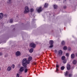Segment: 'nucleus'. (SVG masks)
<instances>
[{
  "instance_id": "30",
  "label": "nucleus",
  "mask_w": 77,
  "mask_h": 77,
  "mask_svg": "<svg viewBox=\"0 0 77 77\" xmlns=\"http://www.w3.org/2000/svg\"><path fill=\"white\" fill-rule=\"evenodd\" d=\"M8 56V54H6L5 55V57H7Z\"/></svg>"
},
{
  "instance_id": "34",
  "label": "nucleus",
  "mask_w": 77,
  "mask_h": 77,
  "mask_svg": "<svg viewBox=\"0 0 77 77\" xmlns=\"http://www.w3.org/2000/svg\"><path fill=\"white\" fill-rule=\"evenodd\" d=\"M72 74H70L69 75V77H71V76H72Z\"/></svg>"
},
{
  "instance_id": "10",
  "label": "nucleus",
  "mask_w": 77,
  "mask_h": 77,
  "mask_svg": "<svg viewBox=\"0 0 77 77\" xmlns=\"http://www.w3.org/2000/svg\"><path fill=\"white\" fill-rule=\"evenodd\" d=\"M31 46L32 47V48H35V47H36V45L35 44L32 43L31 44Z\"/></svg>"
},
{
  "instance_id": "4",
  "label": "nucleus",
  "mask_w": 77,
  "mask_h": 77,
  "mask_svg": "<svg viewBox=\"0 0 77 77\" xmlns=\"http://www.w3.org/2000/svg\"><path fill=\"white\" fill-rule=\"evenodd\" d=\"M53 40H50L49 41V44L50 46H49L50 48H52L53 47Z\"/></svg>"
},
{
  "instance_id": "25",
  "label": "nucleus",
  "mask_w": 77,
  "mask_h": 77,
  "mask_svg": "<svg viewBox=\"0 0 77 77\" xmlns=\"http://www.w3.org/2000/svg\"><path fill=\"white\" fill-rule=\"evenodd\" d=\"M30 11L31 12H32L34 11V9L33 8H31L30 10Z\"/></svg>"
},
{
  "instance_id": "22",
  "label": "nucleus",
  "mask_w": 77,
  "mask_h": 77,
  "mask_svg": "<svg viewBox=\"0 0 77 77\" xmlns=\"http://www.w3.org/2000/svg\"><path fill=\"white\" fill-rule=\"evenodd\" d=\"M63 49L64 50H67V47L66 46H64L63 48Z\"/></svg>"
},
{
  "instance_id": "18",
  "label": "nucleus",
  "mask_w": 77,
  "mask_h": 77,
  "mask_svg": "<svg viewBox=\"0 0 77 77\" xmlns=\"http://www.w3.org/2000/svg\"><path fill=\"white\" fill-rule=\"evenodd\" d=\"M48 6V4L47 3H45L44 6L45 8H47Z\"/></svg>"
},
{
  "instance_id": "21",
  "label": "nucleus",
  "mask_w": 77,
  "mask_h": 77,
  "mask_svg": "<svg viewBox=\"0 0 77 77\" xmlns=\"http://www.w3.org/2000/svg\"><path fill=\"white\" fill-rule=\"evenodd\" d=\"M9 21L10 23H13V20L12 19H10Z\"/></svg>"
},
{
  "instance_id": "27",
  "label": "nucleus",
  "mask_w": 77,
  "mask_h": 77,
  "mask_svg": "<svg viewBox=\"0 0 77 77\" xmlns=\"http://www.w3.org/2000/svg\"><path fill=\"white\" fill-rule=\"evenodd\" d=\"M65 56H63V57H62L61 59L62 60H64V59H65Z\"/></svg>"
},
{
  "instance_id": "28",
  "label": "nucleus",
  "mask_w": 77,
  "mask_h": 77,
  "mask_svg": "<svg viewBox=\"0 0 77 77\" xmlns=\"http://www.w3.org/2000/svg\"><path fill=\"white\" fill-rule=\"evenodd\" d=\"M20 77V74L19 73H17L16 75V77Z\"/></svg>"
},
{
  "instance_id": "19",
  "label": "nucleus",
  "mask_w": 77,
  "mask_h": 77,
  "mask_svg": "<svg viewBox=\"0 0 77 77\" xmlns=\"http://www.w3.org/2000/svg\"><path fill=\"white\" fill-rule=\"evenodd\" d=\"M68 72L67 71H66V72L65 73V76H68Z\"/></svg>"
},
{
  "instance_id": "20",
  "label": "nucleus",
  "mask_w": 77,
  "mask_h": 77,
  "mask_svg": "<svg viewBox=\"0 0 77 77\" xmlns=\"http://www.w3.org/2000/svg\"><path fill=\"white\" fill-rule=\"evenodd\" d=\"M54 9H57V6L56 5H54Z\"/></svg>"
},
{
  "instance_id": "26",
  "label": "nucleus",
  "mask_w": 77,
  "mask_h": 77,
  "mask_svg": "<svg viewBox=\"0 0 77 77\" xmlns=\"http://www.w3.org/2000/svg\"><path fill=\"white\" fill-rule=\"evenodd\" d=\"M61 44L62 45H65V42L64 41H63L61 42Z\"/></svg>"
},
{
  "instance_id": "35",
  "label": "nucleus",
  "mask_w": 77,
  "mask_h": 77,
  "mask_svg": "<svg viewBox=\"0 0 77 77\" xmlns=\"http://www.w3.org/2000/svg\"><path fill=\"white\" fill-rule=\"evenodd\" d=\"M59 65L57 64L56 65V67H57V68H59Z\"/></svg>"
},
{
  "instance_id": "2",
  "label": "nucleus",
  "mask_w": 77,
  "mask_h": 77,
  "mask_svg": "<svg viewBox=\"0 0 77 77\" xmlns=\"http://www.w3.org/2000/svg\"><path fill=\"white\" fill-rule=\"evenodd\" d=\"M29 12H30L29 8L27 6L25 7V10L24 12V14H27L28 13H29Z\"/></svg>"
},
{
  "instance_id": "41",
  "label": "nucleus",
  "mask_w": 77,
  "mask_h": 77,
  "mask_svg": "<svg viewBox=\"0 0 77 77\" xmlns=\"http://www.w3.org/2000/svg\"><path fill=\"white\" fill-rule=\"evenodd\" d=\"M64 1H65V2H66V0H64Z\"/></svg>"
},
{
  "instance_id": "15",
  "label": "nucleus",
  "mask_w": 77,
  "mask_h": 77,
  "mask_svg": "<svg viewBox=\"0 0 77 77\" xmlns=\"http://www.w3.org/2000/svg\"><path fill=\"white\" fill-rule=\"evenodd\" d=\"M72 63L73 64H74V65H75V64L77 63V61L75 60H74L73 61Z\"/></svg>"
},
{
  "instance_id": "38",
  "label": "nucleus",
  "mask_w": 77,
  "mask_h": 77,
  "mask_svg": "<svg viewBox=\"0 0 77 77\" xmlns=\"http://www.w3.org/2000/svg\"><path fill=\"white\" fill-rule=\"evenodd\" d=\"M56 71H59V69H58L57 68Z\"/></svg>"
},
{
  "instance_id": "9",
  "label": "nucleus",
  "mask_w": 77,
  "mask_h": 77,
  "mask_svg": "<svg viewBox=\"0 0 77 77\" xmlns=\"http://www.w3.org/2000/svg\"><path fill=\"white\" fill-rule=\"evenodd\" d=\"M67 70H69L70 69H71V67H70V65H69V64H67Z\"/></svg>"
},
{
  "instance_id": "8",
  "label": "nucleus",
  "mask_w": 77,
  "mask_h": 77,
  "mask_svg": "<svg viewBox=\"0 0 77 77\" xmlns=\"http://www.w3.org/2000/svg\"><path fill=\"white\" fill-rule=\"evenodd\" d=\"M21 53L19 51H17L16 53V56H19L20 55Z\"/></svg>"
},
{
  "instance_id": "40",
  "label": "nucleus",
  "mask_w": 77,
  "mask_h": 77,
  "mask_svg": "<svg viewBox=\"0 0 77 77\" xmlns=\"http://www.w3.org/2000/svg\"><path fill=\"white\" fill-rule=\"evenodd\" d=\"M34 65H36V63H34Z\"/></svg>"
},
{
  "instance_id": "39",
  "label": "nucleus",
  "mask_w": 77,
  "mask_h": 77,
  "mask_svg": "<svg viewBox=\"0 0 77 77\" xmlns=\"http://www.w3.org/2000/svg\"><path fill=\"white\" fill-rule=\"evenodd\" d=\"M76 56H77V53L76 54Z\"/></svg>"
},
{
  "instance_id": "29",
  "label": "nucleus",
  "mask_w": 77,
  "mask_h": 77,
  "mask_svg": "<svg viewBox=\"0 0 77 77\" xmlns=\"http://www.w3.org/2000/svg\"><path fill=\"white\" fill-rule=\"evenodd\" d=\"M68 51H71V48L69 47L68 48Z\"/></svg>"
},
{
  "instance_id": "12",
  "label": "nucleus",
  "mask_w": 77,
  "mask_h": 77,
  "mask_svg": "<svg viewBox=\"0 0 77 77\" xmlns=\"http://www.w3.org/2000/svg\"><path fill=\"white\" fill-rule=\"evenodd\" d=\"M11 69H12L11 68V66H8L7 68V70L8 71H10Z\"/></svg>"
},
{
  "instance_id": "7",
  "label": "nucleus",
  "mask_w": 77,
  "mask_h": 77,
  "mask_svg": "<svg viewBox=\"0 0 77 77\" xmlns=\"http://www.w3.org/2000/svg\"><path fill=\"white\" fill-rule=\"evenodd\" d=\"M3 16H4V14L2 13H0V20H2L3 18Z\"/></svg>"
},
{
  "instance_id": "24",
  "label": "nucleus",
  "mask_w": 77,
  "mask_h": 77,
  "mask_svg": "<svg viewBox=\"0 0 77 77\" xmlns=\"http://www.w3.org/2000/svg\"><path fill=\"white\" fill-rule=\"evenodd\" d=\"M61 70H63V69H65V67L64 66H62L61 67Z\"/></svg>"
},
{
  "instance_id": "5",
  "label": "nucleus",
  "mask_w": 77,
  "mask_h": 77,
  "mask_svg": "<svg viewBox=\"0 0 77 77\" xmlns=\"http://www.w3.org/2000/svg\"><path fill=\"white\" fill-rule=\"evenodd\" d=\"M37 12L38 13L41 12H42V7H40L37 9Z\"/></svg>"
},
{
  "instance_id": "3",
  "label": "nucleus",
  "mask_w": 77,
  "mask_h": 77,
  "mask_svg": "<svg viewBox=\"0 0 77 77\" xmlns=\"http://www.w3.org/2000/svg\"><path fill=\"white\" fill-rule=\"evenodd\" d=\"M24 67L21 66L20 67L19 69V74H21V72H23L24 71Z\"/></svg>"
},
{
  "instance_id": "23",
  "label": "nucleus",
  "mask_w": 77,
  "mask_h": 77,
  "mask_svg": "<svg viewBox=\"0 0 77 77\" xmlns=\"http://www.w3.org/2000/svg\"><path fill=\"white\" fill-rule=\"evenodd\" d=\"M66 56L67 57H69V53H66Z\"/></svg>"
},
{
  "instance_id": "17",
  "label": "nucleus",
  "mask_w": 77,
  "mask_h": 77,
  "mask_svg": "<svg viewBox=\"0 0 77 77\" xmlns=\"http://www.w3.org/2000/svg\"><path fill=\"white\" fill-rule=\"evenodd\" d=\"M7 3L8 4H10L11 3V0H8L7 2Z\"/></svg>"
},
{
  "instance_id": "14",
  "label": "nucleus",
  "mask_w": 77,
  "mask_h": 77,
  "mask_svg": "<svg viewBox=\"0 0 77 77\" xmlns=\"http://www.w3.org/2000/svg\"><path fill=\"white\" fill-rule=\"evenodd\" d=\"M32 60V57H28V61L29 62H30V61H31V60Z\"/></svg>"
},
{
  "instance_id": "13",
  "label": "nucleus",
  "mask_w": 77,
  "mask_h": 77,
  "mask_svg": "<svg viewBox=\"0 0 77 77\" xmlns=\"http://www.w3.org/2000/svg\"><path fill=\"white\" fill-rule=\"evenodd\" d=\"M71 59H74L75 57V55L74 54H71Z\"/></svg>"
},
{
  "instance_id": "37",
  "label": "nucleus",
  "mask_w": 77,
  "mask_h": 77,
  "mask_svg": "<svg viewBox=\"0 0 77 77\" xmlns=\"http://www.w3.org/2000/svg\"><path fill=\"white\" fill-rule=\"evenodd\" d=\"M54 52H55V53H57V51H56V50H55Z\"/></svg>"
},
{
  "instance_id": "33",
  "label": "nucleus",
  "mask_w": 77,
  "mask_h": 77,
  "mask_svg": "<svg viewBox=\"0 0 77 77\" xmlns=\"http://www.w3.org/2000/svg\"><path fill=\"white\" fill-rule=\"evenodd\" d=\"M12 67H13V68H15V65L13 64L12 65Z\"/></svg>"
},
{
  "instance_id": "16",
  "label": "nucleus",
  "mask_w": 77,
  "mask_h": 77,
  "mask_svg": "<svg viewBox=\"0 0 77 77\" xmlns=\"http://www.w3.org/2000/svg\"><path fill=\"white\" fill-rule=\"evenodd\" d=\"M33 48H31L30 49H29V51L30 53H32L33 52Z\"/></svg>"
},
{
  "instance_id": "32",
  "label": "nucleus",
  "mask_w": 77,
  "mask_h": 77,
  "mask_svg": "<svg viewBox=\"0 0 77 77\" xmlns=\"http://www.w3.org/2000/svg\"><path fill=\"white\" fill-rule=\"evenodd\" d=\"M7 15H8L7 14H5L4 15V16L6 18V17H7Z\"/></svg>"
},
{
  "instance_id": "1",
  "label": "nucleus",
  "mask_w": 77,
  "mask_h": 77,
  "mask_svg": "<svg viewBox=\"0 0 77 77\" xmlns=\"http://www.w3.org/2000/svg\"><path fill=\"white\" fill-rule=\"evenodd\" d=\"M22 65L23 66H27V64L29 63L30 62L27 60V59L24 58L23 59L22 61Z\"/></svg>"
},
{
  "instance_id": "6",
  "label": "nucleus",
  "mask_w": 77,
  "mask_h": 77,
  "mask_svg": "<svg viewBox=\"0 0 77 77\" xmlns=\"http://www.w3.org/2000/svg\"><path fill=\"white\" fill-rule=\"evenodd\" d=\"M24 68V72L25 73L27 72L28 71V69H27V66H23Z\"/></svg>"
},
{
  "instance_id": "11",
  "label": "nucleus",
  "mask_w": 77,
  "mask_h": 77,
  "mask_svg": "<svg viewBox=\"0 0 77 77\" xmlns=\"http://www.w3.org/2000/svg\"><path fill=\"white\" fill-rule=\"evenodd\" d=\"M58 51L59 55L60 56H61V55L62 54V50H60Z\"/></svg>"
},
{
  "instance_id": "36",
  "label": "nucleus",
  "mask_w": 77,
  "mask_h": 77,
  "mask_svg": "<svg viewBox=\"0 0 77 77\" xmlns=\"http://www.w3.org/2000/svg\"><path fill=\"white\" fill-rule=\"evenodd\" d=\"M2 54H2V53L0 52V56H2Z\"/></svg>"
},
{
  "instance_id": "31",
  "label": "nucleus",
  "mask_w": 77,
  "mask_h": 77,
  "mask_svg": "<svg viewBox=\"0 0 77 77\" xmlns=\"http://www.w3.org/2000/svg\"><path fill=\"white\" fill-rule=\"evenodd\" d=\"M66 60H64L63 61V63H66Z\"/></svg>"
}]
</instances>
